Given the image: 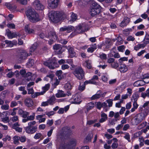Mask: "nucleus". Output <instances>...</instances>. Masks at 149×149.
I'll return each instance as SVG.
<instances>
[{"label":"nucleus","instance_id":"52","mask_svg":"<svg viewBox=\"0 0 149 149\" xmlns=\"http://www.w3.org/2000/svg\"><path fill=\"white\" fill-rule=\"evenodd\" d=\"M98 79V77L97 75H95L93 76V78H92L91 80L92 81H94L95 82V84H96V81H97Z\"/></svg>","mask_w":149,"mask_h":149},{"label":"nucleus","instance_id":"12","mask_svg":"<svg viewBox=\"0 0 149 149\" xmlns=\"http://www.w3.org/2000/svg\"><path fill=\"white\" fill-rule=\"evenodd\" d=\"M33 6L37 10H40L43 9L44 6L38 0H36L33 3Z\"/></svg>","mask_w":149,"mask_h":149},{"label":"nucleus","instance_id":"1","mask_svg":"<svg viewBox=\"0 0 149 149\" xmlns=\"http://www.w3.org/2000/svg\"><path fill=\"white\" fill-rule=\"evenodd\" d=\"M86 2L91 4L89 9L90 14L94 16L98 14L100 11L101 6L93 0H81L79 2Z\"/></svg>","mask_w":149,"mask_h":149},{"label":"nucleus","instance_id":"39","mask_svg":"<svg viewBox=\"0 0 149 149\" xmlns=\"http://www.w3.org/2000/svg\"><path fill=\"white\" fill-rule=\"evenodd\" d=\"M143 42L145 43L146 45L149 44V35H146L143 40Z\"/></svg>","mask_w":149,"mask_h":149},{"label":"nucleus","instance_id":"27","mask_svg":"<svg viewBox=\"0 0 149 149\" xmlns=\"http://www.w3.org/2000/svg\"><path fill=\"white\" fill-rule=\"evenodd\" d=\"M146 46V45L144 42L143 43L139 44L137 45L134 47V49L136 51L138 50L140 48H143Z\"/></svg>","mask_w":149,"mask_h":149},{"label":"nucleus","instance_id":"43","mask_svg":"<svg viewBox=\"0 0 149 149\" xmlns=\"http://www.w3.org/2000/svg\"><path fill=\"white\" fill-rule=\"evenodd\" d=\"M85 86L83 84H80L78 87V90L81 91H83L85 89Z\"/></svg>","mask_w":149,"mask_h":149},{"label":"nucleus","instance_id":"4","mask_svg":"<svg viewBox=\"0 0 149 149\" xmlns=\"http://www.w3.org/2000/svg\"><path fill=\"white\" fill-rule=\"evenodd\" d=\"M116 38L111 39L106 38L105 42H103L100 46V48H102L104 51H106L111 46L113 43L116 40Z\"/></svg>","mask_w":149,"mask_h":149},{"label":"nucleus","instance_id":"62","mask_svg":"<svg viewBox=\"0 0 149 149\" xmlns=\"http://www.w3.org/2000/svg\"><path fill=\"white\" fill-rule=\"evenodd\" d=\"M26 140V138L24 136L20 137L19 141L22 143L25 142Z\"/></svg>","mask_w":149,"mask_h":149},{"label":"nucleus","instance_id":"49","mask_svg":"<svg viewBox=\"0 0 149 149\" xmlns=\"http://www.w3.org/2000/svg\"><path fill=\"white\" fill-rule=\"evenodd\" d=\"M18 2L21 4L26 5L27 3V0H16Z\"/></svg>","mask_w":149,"mask_h":149},{"label":"nucleus","instance_id":"40","mask_svg":"<svg viewBox=\"0 0 149 149\" xmlns=\"http://www.w3.org/2000/svg\"><path fill=\"white\" fill-rule=\"evenodd\" d=\"M42 95L43 93L41 92H36L34 93H33L32 94H31V96L32 98H35L37 97L38 96Z\"/></svg>","mask_w":149,"mask_h":149},{"label":"nucleus","instance_id":"36","mask_svg":"<svg viewBox=\"0 0 149 149\" xmlns=\"http://www.w3.org/2000/svg\"><path fill=\"white\" fill-rule=\"evenodd\" d=\"M50 86V85L49 84H46V85L43 87L42 89L43 91L41 92V93H43V95L49 89Z\"/></svg>","mask_w":149,"mask_h":149},{"label":"nucleus","instance_id":"54","mask_svg":"<svg viewBox=\"0 0 149 149\" xmlns=\"http://www.w3.org/2000/svg\"><path fill=\"white\" fill-rule=\"evenodd\" d=\"M125 136H124V137L126 140H127L128 142H130V136L129 133H126Z\"/></svg>","mask_w":149,"mask_h":149},{"label":"nucleus","instance_id":"23","mask_svg":"<svg viewBox=\"0 0 149 149\" xmlns=\"http://www.w3.org/2000/svg\"><path fill=\"white\" fill-rule=\"evenodd\" d=\"M91 62L90 60H86L83 62V65L84 66L88 69H90L92 67Z\"/></svg>","mask_w":149,"mask_h":149},{"label":"nucleus","instance_id":"7","mask_svg":"<svg viewBox=\"0 0 149 149\" xmlns=\"http://www.w3.org/2000/svg\"><path fill=\"white\" fill-rule=\"evenodd\" d=\"M74 74L78 79L80 80L83 79L84 77V72L81 67H78L76 68L74 71Z\"/></svg>","mask_w":149,"mask_h":149},{"label":"nucleus","instance_id":"38","mask_svg":"<svg viewBox=\"0 0 149 149\" xmlns=\"http://www.w3.org/2000/svg\"><path fill=\"white\" fill-rule=\"evenodd\" d=\"M5 43L7 45L6 47L7 46L10 47H12L14 45V44L13 42L8 40H5Z\"/></svg>","mask_w":149,"mask_h":149},{"label":"nucleus","instance_id":"33","mask_svg":"<svg viewBox=\"0 0 149 149\" xmlns=\"http://www.w3.org/2000/svg\"><path fill=\"white\" fill-rule=\"evenodd\" d=\"M96 49L97 45L96 44H94L88 49L87 51L88 52L92 53Z\"/></svg>","mask_w":149,"mask_h":149},{"label":"nucleus","instance_id":"8","mask_svg":"<svg viewBox=\"0 0 149 149\" xmlns=\"http://www.w3.org/2000/svg\"><path fill=\"white\" fill-rule=\"evenodd\" d=\"M56 60L55 57H54L53 58L51 62H49V61L45 62L44 63V64L49 68L51 69H54L55 67H58V65L56 63Z\"/></svg>","mask_w":149,"mask_h":149},{"label":"nucleus","instance_id":"19","mask_svg":"<svg viewBox=\"0 0 149 149\" xmlns=\"http://www.w3.org/2000/svg\"><path fill=\"white\" fill-rule=\"evenodd\" d=\"M119 70L121 73H125L128 70L127 66L124 63L120 64L119 67Z\"/></svg>","mask_w":149,"mask_h":149},{"label":"nucleus","instance_id":"9","mask_svg":"<svg viewBox=\"0 0 149 149\" xmlns=\"http://www.w3.org/2000/svg\"><path fill=\"white\" fill-rule=\"evenodd\" d=\"M69 101L72 104H79L81 101V96L80 95L76 94L72 96V98L69 100Z\"/></svg>","mask_w":149,"mask_h":149},{"label":"nucleus","instance_id":"18","mask_svg":"<svg viewBox=\"0 0 149 149\" xmlns=\"http://www.w3.org/2000/svg\"><path fill=\"white\" fill-rule=\"evenodd\" d=\"M31 25L30 24L26 25L25 26L24 30L25 32L28 33H33L35 32V31L33 29Z\"/></svg>","mask_w":149,"mask_h":149},{"label":"nucleus","instance_id":"25","mask_svg":"<svg viewBox=\"0 0 149 149\" xmlns=\"http://www.w3.org/2000/svg\"><path fill=\"white\" fill-rule=\"evenodd\" d=\"M101 116V118L99 120V122L100 123H102L107 120V115L105 113L102 112Z\"/></svg>","mask_w":149,"mask_h":149},{"label":"nucleus","instance_id":"44","mask_svg":"<svg viewBox=\"0 0 149 149\" xmlns=\"http://www.w3.org/2000/svg\"><path fill=\"white\" fill-rule=\"evenodd\" d=\"M62 72L61 70H57L56 72V76H58L59 79H60L62 78L61 75L62 74Z\"/></svg>","mask_w":149,"mask_h":149},{"label":"nucleus","instance_id":"56","mask_svg":"<svg viewBox=\"0 0 149 149\" xmlns=\"http://www.w3.org/2000/svg\"><path fill=\"white\" fill-rule=\"evenodd\" d=\"M106 102L108 104V106L109 107H111L113 105V100L112 99H109L106 101Z\"/></svg>","mask_w":149,"mask_h":149},{"label":"nucleus","instance_id":"24","mask_svg":"<svg viewBox=\"0 0 149 149\" xmlns=\"http://www.w3.org/2000/svg\"><path fill=\"white\" fill-rule=\"evenodd\" d=\"M6 34L8 37V38L9 39H12L16 37L17 35L15 32H12L10 31H7Z\"/></svg>","mask_w":149,"mask_h":149},{"label":"nucleus","instance_id":"34","mask_svg":"<svg viewBox=\"0 0 149 149\" xmlns=\"http://www.w3.org/2000/svg\"><path fill=\"white\" fill-rule=\"evenodd\" d=\"M94 104L93 102H90L87 104L86 106V108L87 111H89L94 107Z\"/></svg>","mask_w":149,"mask_h":149},{"label":"nucleus","instance_id":"59","mask_svg":"<svg viewBox=\"0 0 149 149\" xmlns=\"http://www.w3.org/2000/svg\"><path fill=\"white\" fill-rule=\"evenodd\" d=\"M35 116V113H33V115H30L27 117L29 120H33L34 119Z\"/></svg>","mask_w":149,"mask_h":149},{"label":"nucleus","instance_id":"11","mask_svg":"<svg viewBox=\"0 0 149 149\" xmlns=\"http://www.w3.org/2000/svg\"><path fill=\"white\" fill-rule=\"evenodd\" d=\"M59 0H47L48 6L52 9L57 7L58 5Z\"/></svg>","mask_w":149,"mask_h":149},{"label":"nucleus","instance_id":"28","mask_svg":"<svg viewBox=\"0 0 149 149\" xmlns=\"http://www.w3.org/2000/svg\"><path fill=\"white\" fill-rule=\"evenodd\" d=\"M69 108V106L68 105L66 106L64 108H61L58 111V113L59 114H62L64 111L65 112H66Z\"/></svg>","mask_w":149,"mask_h":149},{"label":"nucleus","instance_id":"48","mask_svg":"<svg viewBox=\"0 0 149 149\" xmlns=\"http://www.w3.org/2000/svg\"><path fill=\"white\" fill-rule=\"evenodd\" d=\"M1 108L3 110H8L9 109V107L8 104H4L1 106Z\"/></svg>","mask_w":149,"mask_h":149},{"label":"nucleus","instance_id":"5","mask_svg":"<svg viewBox=\"0 0 149 149\" xmlns=\"http://www.w3.org/2000/svg\"><path fill=\"white\" fill-rule=\"evenodd\" d=\"M59 13L58 11H50L49 13V17L50 20L54 22H57L59 20L60 17Z\"/></svg>","mask_w":149,"mask_h":149},{"label":"nucleus","instance_id":"2","mask_svg":"<svg viewBox=\"0 0 149 149\" xmlns=\"http://www.w3.org/2000/svg\"><path fill=\"white\" fill-rule=\"evenodd\" d=\"M26 14L30 21L32 22H38L40 19L38 14L31 8L28 9L26 12Z\"/></svg>","mask_w":149,"mask_h":149},{"label":"nucleus","instance_id":"53","mask_svg":"<svg viewBox=\"0 0 149 149\" xmlns=\"http://www.w3.org/2000/svg\"><path fill=\"white\" fill-rule=\"evenodd\" d=\"M125 47L124 45H121L118 47V49L119 52H123L125 51Z\"/></svg>","mask_w":149,"mask_h":149},{"label":"nucleus","instance_id":"3","mask_svg":"<svg viewBox=\"0 0 149 149\" xmlns=\"http://www.w3.org/2000/svg\"><path fill=\"white\" fill-rule=\"evenodd\" d=\"M148 114V112L143 111L136 114L131 120L132 124L134 125H138L145 119Z\"/></svg>","mask_w":149,"mask_h":149},{"label":"nucleus","instance_id":"15","mask_svg":"<svg viewBox=\"0 0 149 149\" xmlns=\"http://www.w3.org/2000/svg\"><path fill=\"white\" fill-rule=\"evenodd\" d=\"M67 49L68 50L69 57L73 58L75 56L76 53L72 47L69 46L68 47Z\"/></svg>","mask_w":149,"mask_h":149},{"label":"nucleus","instance_id":"35","mask_svg":"<svg viewBox=\"0 0 149 149\" xmlns=\"http://www.w3.org/2000/svg\"><path fill=\"white\" fill-rule=\"evenodd\" d=\"M65 96L66 94L62 91H59L56 94V96L58 98L64 97Z\"/></svg>","mask_w":149,"mask_h":149},{"label":"nucleus","instance_id":"61","mask_svg":"<svg viewBox=\"0 0 149 149\" xmlns=\"http://www.w3.org/2000/svg\"><path fill=\"white\" fill-rule=\"evenodd\" d=\"M54 77V75L53 74H50L49 75H47L45 78V79H46L47 81V79H48V78L50 79V80H52Z\"/></svg>","mask_w":149,"mask_h":149},{"label":"nucleus","instance_id":"47","mask_svg":"<svg viewBox=\"0 0 149 149\" xmlns=\"http://www.w3.org/2000/svg\"><path fill=\"white\" fill-rule=\"evenodd\" d=\"M55 101V99L54 97H52L47 100V101L49 104H53L54 103Z\"/></svg>","mask_w":149,"mask_h":149},{"label":"nucleus","instance_id":"41","mask_svg":"<svg viewBox=\"0 0 149 149\" xmlns=\"http://www.w3.org/2000/svg\"><path fill=\"white\" fill-rule=\"evenodd\" d=\"M64 87L67 90H70L72 88V86L69 83H67L65 84Z\"/></svg>","mask_w":149,"mask_h":149},{"label":"nucleus","instance_id":"6","mask_svg":"<svg viewBox=\"0 0 149 149\" xmlns=\"http://www.w3.org/2000/svg\"><path fill=\"white\" fill-rule=\"evenodd\" d=\"M31 53H27L25 50L20 49L18 52L17 57L18 60L21 61L26 59L27 57L30 56Z\"/></svg>","mask_w":149,"mask_h":149},{"label":"nucleus","instance_id":"30","mask_svg":"<svg viewBox=\"0 0 149 149\" xmlns=\"http://www.w3.org/2000/svg\"><path fill=\"white\" fill-rule=\"evenodd\" d=\"M59 149H72L71 148L70 145L64 143V144H61V146L59 148Z\"/></svg>","mask_w":149,"mask_h":149},{"label":"nucleus","instance_id":"51","mask_svg":"<svg viewBox=\"0 0 149 149\" xmlns=\"http://www.w3.org/2000/svg\"><path fill=\"white\" fill-rule=\"evenodd\" d=\"M111 66L113 68L116 69L118 67V64L117 62H113L111 64Z\"/></svg>","mask_w":149,"mask_h":149},{"label":"nucleus","instance_id":"42","mask_svg":"<svg viewBox=\"0 0 149 149\" xmlns=\"http://www.w3.org/2000/svg\"><path fill=\"white\" fill-rule=\"evenodd\" d=\"M71 17V19L70 20L72 22L74 21L77 18V15L73 13H72Z\"/></svg>","mask_w":149,"mask_h":149},{"label":"nucleus","instance_id":"45","mask_svg":"<svg viewBox=\"0 0 149 149\" xmlns=\"http://www.w3.org/2000/svg\"><path fill=\"white\" fill-rule=\"evenodd\" d=\"M37 46V44L35 43L30 48V51L31 52L34 51L36 48Z\"/></svg>","mask_w":149,"mask_h":149},{"label":"nucleus","instance_id":"13","mask_svg":"<svg viewBox=\"0 0 149 149\" xmlns=\"http://www.w3.org/2000/svg\"><path fill=\"white\" fill-rule=\"evenodd\" d=\"M106 94V92L102 93L101 91H97L96 93L93 95L91 97V99L92 100L97 99L101 97H103L105 96Z\"/></svg>","mask_w":149,"mask_h":149},{"label":"nucleus","instance_id":"20","mask_svg":"<svg viewBox=\"0 0 149 149\" xmlns=\"http://www.w3.org/2000/svg\"><path fill=\"white\" fill-rule=\"evenodd\" d=\"M24 103L25 105L28 107H31L33 104V101L29 98H26L25 100Z\"/></svg>","mask_w":149,"mask_h":149},{"label":"nucleus","instance_id":"21","mask_svg":"<svg viewBox=\"0 0 149 149\" xmlns=\"http://www.w3.org/2000/svg\"><path fill=\"white\" fill-rule=\"evenodd\" d=\"M130 21V19L127 17H125L124 19L121 22L120 26L121 27H124L126 26Z\"/></svg>","mask_w":149,"mask_h":149},{"label":"nucleus","instance_id":"37","mask_svg":"<svg viewBox=\"0 0 149 149\" xmlns=\"http://www.w3.org/2000/svg\"><path fill=\"white\" fill-rule=\"evenodd\" d=\"M139 96L138 94L136 93L132 95L131 101L132 102H136Z\"/></svg>","mask_w":149,"mask_h":149},{"label":"nucleus","instance_id":"14","mask_svg":"<svg viewBox=\"0 0 149 149\" xmlns=\"http://www.w3.org/2000/svg\"><path fill=\"white\" fill-rule=\"evenodd\" d=\"M74 29V27L71 26H65L60 28V31H66L67 32L69 33L71 32Z\"/></svg>","mask_w":149,"mask_h":149},{"label":"nucleus","instance_id":"31","mask_svg":"<svg viewBox=\"0 0 149 149\" xmlns=\"http://www.w3.org/2000/svg\"><path fill=\"white\" fill-rule=\"evenodd\" d=\"M93 136V134L92 133L89 134L86 137L84 140V141L86 143L90 142Z\"/></svg>","mask_w":149,"mask_h":149},{"label":"nucleus","instance_id":"57","mask_svg":"<svg viewBox=\"0 0 149 149\" xmlns=\"http://www.w3.org/2000/svg\"><path fill=\"white\" fill-rule=\"evenodd\" d=\"M69 68V66L68 65L66 64H63L61 66V68L63 70L68 69Z\"/></svg>","mask_w":149,"mask_h":149},{"label":"nucleus","instance_id":"46","mask_svg":"<svg viewBox=\"0 0 149 149\" xmlns=\"http://www.w3.org/2000/svg\"><path fill=\"white\" fill-rule=\"evenodd\" d=\"M108 79V75L107 74L103 75L102 77V80L105 82L107 81Z\"/></svg>","mask_w":149,"mask_h":149},{"label":"nucleus","instance_id":"64","mask_svg":"<svg viewBox=\"0 0 149 149\" xmlns=\"http://www.w3.org/2000/svg\"><path fill=\"white\" fill-rule=\"evenodd\" d=\"M17 103L15 101L11 102L10 104V107H13L17 106Z\"/></svg>","mask_w":149,"mask_h":149},{"label":"nucleus","instance_id":"63","mask_svg":"<svg viewBox=\"0 0 149 149\" xmlns=\"http://www.w3.org/2000/svg\"><path fill=\"white\" fill-rule=\"evenodd\" d=\"M96 106L97 109H100L102 107V103L100 102H97L96 104Z\"/></svg>","mask_w":149,"mask_h":149},{"label":"nucleus","instance_id":"55","mask_svg":"<svg viewBox=\"0 0 149 149\" xmlns=\"http://www.w3.org/2000/svg\"><path fill=\"white\" fill-rule=\"evenodd\" d=\"M20 137L15 136L13 138L14 142L15 144H17L19 140Z\"/></svg>","mask_w":149,"mask_h":149},{"label":"nucleus","instance_id":"50","mask_svg":"<svg viewBox=\"0 0 149 149\" xmlns=\"http://www.w3.org/2000/svg\"><path fill=\"white\" fill-rule=\"evenodd\" d=\"M135 39L134 37L132 36H128L127 38V40L129 41H134L135 40Z\"/></svg>","mask_w":149,"mask_h":149},{"label":"nucleus","instance_id":"58","mask_svg":"<svg viewBox=\"0 0 149 149\" xmlns=\"http://www.w3.org/2000/svg\"><path fill=\"white\" fill-rule=\"evenodd\" d=\"M144 32L143 31H141L137 32L135 34L136 36H142L144 34Z\"/></svg>","mask_w":149,"mask_h":149},{"label":"nucleus","instance_id":"29","mask_svg":"<svg viewBox=\"0 0 149 149\" xmlns=\"http://www.w3.org/2000/svg\"><path fill=\"white\" fill-rule=\"evenodd\" d=\"M25 79L28 81L33 80V76L32 75L31 73L30 72L27 73L25 76Z\"/></svg>","mask_w":149,"mask_h":149},{"label":"nucleus","instance_id":"10","mask_svg":"<svg viewBox=\"0 0 149 149\" xmlns=\"http://www.w3.org/2000/svg\"><path fill=\"white\" fill-rule=\"evenodd\" d=\"M45 36L49 38L50 39L48 41L49 44L51 45L54 43V40L57 39V36L56 35V33L54 32H51L48 33V35H46Z\"/></svg>","mask_w":149,"mask_h":149},{"label":"nucleus","instance_id":"60","mask_svg":"<svg viewBox=\"0 0 149 149\" xmlns=\"http://www.w3.org/2000/svg\"><path fill=\"white\" fill-rule=\"evenodd\" d=\"M11 139V137L10 136L7 135L5 137L2 139V140L4 141H10Z\"/></svg>","mask_w":149,"mask_h":149},{"label":"nucleus","instance_id":"22","mask_svg":"<svg viewBox=\"0 0 149 149\" xmlns=\"http://www.w3.org/2000/svg\"><path fill=\"white\" fill-rule=\"evenodd\" d=\"M5 5L7 8L11 11H15L16 8L15 6L12 5L10 3L6 2L5 3Z\"/></svg>","mask_w":149,"mask_h":149},{"label":"nucleus","instance_id":"17","mask_svg":"<svg viewBox=\"0 0 149 149\" xmlns=\"http://www.w3.org/2000/svg\"><path fill=\"white\" fill-rule=\"evenodd\" d=\"M36 127H27L25 128L26 132L28 134H32L34 133L36 131Z\"/></svg>","mask_w":149,"mask_h":149},{"label":"nucleus","instance_id":"32","mask_svg":"<svg viewBox=\"0 0 149 149\" xmlns=\"http://www.w3.org/2000/svg\"><path fill=\"white\" fill-rule=\"evenodd\" d=\"M141 96L144 99L146 97H149V88H148L145 92H142L141 94Z\"/></svg>","mask_w":149,"mask_h":149},{"label":"nucleus","instance_id":"26","mask_svg":"<svg viewBox=\"0 0 149 149\" xmlns=\"http://www.w3.org/2000/svg\"><path fill=\"white\" fill-rule=\"evenodd\" d=\"M144 84L145 83L143 80H139L135 82L133 85L134 86L139 87L143 86Z\"/></svg>","mask_w":149,"mask_h":149},{"label":"nucleus","instance_id":"16","mask_svg":"<svg viewBox=\"0 0 149 149\" xmlns=\"http://www.w3.org/2000/svg\"><path fill=\"white\" fill-rule=\"evenodd\" d=\"M53 48L56 53L57 54H61L63 51L62 50V47L61 45L59 44H56L53 47Z\"/></svg>","mask_w":149,"mask_h":149}]
</instances>
